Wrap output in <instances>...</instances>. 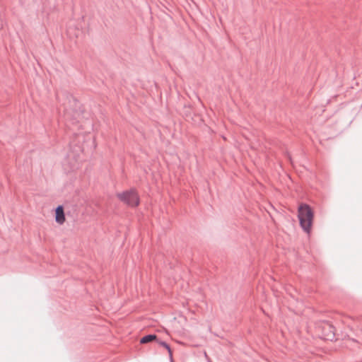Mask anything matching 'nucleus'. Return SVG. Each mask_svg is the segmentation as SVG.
Returning <instances> with one entry per match:
<instances>
[{
  "mask_svg": "<svg viewBox=\"0 0 362 362\" xmlns=\"http://www.w3.org/2000/svg\"><path fill=\"white\" fill-rule=\"evenodd\" d=\"M72 100H73V102L75 103V105L76 106L77 105V102L75 100V99L74 98H72Z\"/></svg>",
  "mask_w": 362,
  "mask_h": 362,
  "instance_id": "6e6552de",
  "label": "nucleus"
},
{
  "mask_svg": "<svg viewBox=\"0 0 362 362\" xmlns=\"http://www.w3.org/2000/svg\"><path fill=\"white\" fill-rule=\"evenodd\" d=\"M64 116L66 121H69L72 124H75L78 122L81 112L78 110H73L69 109L65 106L64 110Z\"/></svg>",
  "mask_w": 362,
  "mask_h": 362,
  "instance_id": "7ed1b4c3",
  "label": "nucleus"
},
{
  "mask_svg": "<svg viewBox=\"0 0 362 362\" xmlns=\"http://www.w3.org/2000/svg\"><path fill=\"white\" fill-rule=\"evenodd\" d=\"M118 199L129 206H137L139 204V197L135 189H130L117 194Z\"/></svg>",
  "mask_w": 362,
  "mask_h": 362,
  "instance_id": "f03ea898",
  "label": "nucleus"
},
{
  "mask_svg": "<svg viewBox=\"0 0 362 362\" xmlns=\"http://www.w3.org/2000/svg\"><path fill=\"white\" fill-rule=\"evenodd\" d=\"M204 355H205V357L207 358V361H208V362H212V361H211V359L208 358V356H207V354H206V352L204 353Z\"/></svg>",
  "mask_w": 362,
  "mask_h": 362,
  "instance_id": "0eeeda50",
  "label": "nucleus"
},
{
  "mask_svg": "<svg viewBox=\"0 0 362 362\" xmlns=\"http://www.w3.org/2000/svg\"><path fill=\"white\" fill-rule=\"evenodd\" d=\"M55 221L59 224H62L65 221V215L62 206H58L55 209Z\"/></svg>",
  "mask_w": 362,
  "mask_h": 362,
  "instance_id": "20e7f679",
  "label": "nucleus"
},
{
  "mask_svg": "<svg viewBox=\"0 0 362 362\" xmlns=\"http://www.w3.org/2000/svg\"><path fill=\"white\" fill-rule=\"evenodd\" d=\"M156 338H157V337L156 334H148V335L143 337L140 339V343L141 344H146V343L150 342L154 339H156Z\"/></svg>",
  "mask_w": 362,
  "mask_h": 362,
  "instance_id": "39448f33",
  "label": "nucleus"
},
{
  "mask_svg": "<svg viewBox=\"0 0 362 362\" xmlns=\"http://www.w3.org/2000/svg\"><path fill=\"white\" fill-rule=\"evenodd\" d=\"M159 344H160V346L165 347L168 350V351L169 353L170 359L172 361H173V355H172V351H171L170 346L165 341H160Z\"/></svg>",
  "mask_w": 362,
  "mask_h": 362,
  "instance_id": "423d86ee",
  "label": "nucleus"
},
{
  "mask_svg": "<svg viewBox=\"0 0 362 362\" xmlns=\"http://www.w3.org/2000/svg\"><path fill=\"white\" fill-rule=\"evenodd\" d=\"M298 216L303 230L306 233H310L313 219V212L310 206L306 204L300 205Z\"/></svg>",
  "mask_w": 362,
  "mask_h": 362,
  "instance_id": "f257e3e1",
  "label": "nucleus"
}]
</instances>
